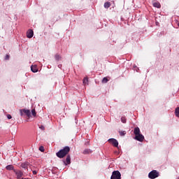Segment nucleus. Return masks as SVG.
<instances>
[{"label": "nucleus", "instance_id": "nucleus-16", "mask_svg": "<svg viewBox=\"0 0 179 179\" xmlns=\"http://www.w3.org/2000/svg\"><path fill=\"white\" fill-rule=\"evenodd\" d=\"M175 115L176 117L179 118V107L176 108L175 110Z\"/></svg>", "mask_w": 179, "mask_h": 179}, {"label": "nucleus", "instance_id": "nucleus-22", "mask_svg": "<svg viewBox=\"0 0 179 179\" xmlns=\"http://www.w3.org/2000/svg\"><path fill=\"white\" fill-rule=\"evenodd\" d=\"M32 115L36 117V115H37L36 113V109H33L31 111Z\"/></svg>", "mask_w": 179, "mask_h": 179}, {"label": "nucleus", "instance_id": "nucleus-6", "mask_svg": "<svg viewBox=\"0 0 179 179\" xmlns=\"http://www.w3.org/2000/svg\"><path fill=\"white\" fill-rule=\"evenodd\" d=\"M108 142L111 143L113 145H114L115 148L118 147V142L115 138H110L108 139Z\"/></svg>", "mask_w": 179, "mask_h": 179}, {"label": "nucleus", "instance_id": "nucleus-5", "mask_svg": "<svg viewBox=\"0 0 179 179\" xmlns=\"http://www.w3.org/2000/svg\"><path fill=\"white\" fill-rule=\"evenodd\" d=\"M13 172L16 175L17 179H21L22 178V177L23 176V173L21 171H20V170L17 171V170L14 169Z\"/></svg>", "mask_w": 179, "mask_h": 179}, {"label": "nucleus", "instance_id": "nucleus-30", "mask_svg": "<svg viewBox=\"0 0 179 179\" xmlns=\"http://www.w3.org/2000/svg\"><path fill=\"white\" fill-rule=\"evenodd\" d=\"M61 66H62V65H59V68L61 67Z\"/></svg>", "mask_w": 179, "mask_h": 179}, {"label": "nucleus", "instance_id": "nucleus-27", "mask_svg": "<svg viewBox=\"0 0 179 179\" xmlns=\"http://www.w3.org/2000/svg\"><path fill=\"white\" fill-rule=\"evenodd\" d=\"M7 117L10 120L12 118V116L10 114L7 115Z\"/></svg>", "mask_w": 179, "mask_h": 179}, {"label": "nucleus", "instance_id": "nucleus-24", "mask_svg": "<svg viewBox=\"0 0 179 179\" xmlns=\"http://www.w3.org/2000/svg\"><path fill=\"white\" fill-rule=\"evenodd\" d=\"M9 59H10V56L8 55H6V57H4V60L8 61Z\"/></svg>", "mask_w": 179, "mask_h": 179}, {"label": "nucleus", "instance_id": "nucleus-4", "mask_svg": "<svg viewBox=\"0 0 179 179\" xmlns=\"http://www.w3.org/2000/svg\"><path fill=\"white\" fill-rule=\"evenodd\" d=\"M23 113L27 116V117H31V112L29 110H26V109H22L20 110V115H23Z\"/></svg>", "mask_w": 179, "mask_h": 179}, {"label": "nucleus", "instance_id": "nucleus-12", "mask_svg": "<svg viewBox=\"0 0 179 179\" xmlns=\"http://www.w3.org/2000/svg\"><path fill=\"white\" fill-rule=\"evenodd\" d=\"M31 71L34 73H36L38 71V67L37 66L34 65V66H31Z\"/></svg>", "mask_w": 179, "mask_h": 179}, {"label": "nucleus", "instance_id": "nucleus-10", "mask_svg": "<svg viewBox=\"0 0 179 179\" xmlns=\"http://www.w3.org/2000/svg\"><path fill=\"white\" fill-rule=\"evenodd\" d=\"M64 165H68L71 164V157L70 155H67L66 161H63Z\"/></svg>", "mask_w": 179, "mask_h": 179}, {"label": "nucleus", "instance_id": "nucleus-32", "mask_svg": "<svg viewBox=\"0 0 179 179\" xmlns=\"http://www.w3.org/2000/svg\"><path fill=\"white\" fill-rule=\"evenodd\" d=\"M178 27H179V22H178Z\"/></svg>", "mask_w": 179, "mask_h": 179}, {"label": "nucleus", "instance_id": "nucleus-26", "mask_svg": "<svg viewBox=\"0 0 179 179\" xmlns=\"http://www.w3.org/2000/svg\"><path fill=\"white\" fill-rule=\"evenodd\" d=\"M39 129H42V130H45V127H44L43 125L39 126Z\"/></svg>", "mask_w": 179, "mask_h": 179}, {"label": "nucleus", "instance_id": "nucleus-13", "mask_svg": "<svg viewBox=\"0 0 179 179\" xmlns=\"http://www.w3.org/2000/svg\"><path fill=\"white\" fill-rule=\"evenodd\" d=\"M153 6L155 8H161V4L159 2H154L153 3Z\"/></svg>", "mask_w": 179, "mask_h": 179}, {"label": "nucleus", "instance_id": "nucleus-3", "mask_svg": "<svg viewBox=\"0 0 179 179\" xmlns=\"http://www.w3.org/2000/svg\"><path fill=\"white\" fill-rule=\"evenodd\" d=\"M159 173L157 170H153L149 173L148 177L150 179H155L159 177Z\"/></svg>", "mask_w": 179, "mask_h": 179}, {"label": "nucleus", "instance_id": "nucleus-18", "mask_svg": "<svg viewBox=\"0 0 179 179\" xmlns=\"http://www.w3.org/2000/svg\"><path fill=\"white\" fill-rule=\"evenodd\" d=\"M108 81H109V79H108V78H103V80H102V83H103V84H106V83H108Z\"/></svg>", "mask_w": 179, "mask_h": 179}, {"label": "nucleus", "instance_id": "nucleus-23", "mask_svg": "<svg viewBox=\"0 0 179 179\" xmlns=\"http://www.w3.org/2000/svg\"><path fill=\"white\" fill-rule=\"evenodd\" d=\"M119 133H120V135L121 136H124L126 134V131H120Z\"/></svg>", "mask_w": 179, "mask_h": 179}, {"label": "nucleus", "instance_id": "nucleus-15", "mask_svg": "<svg viewBox=\"0 0 179 179\" xmlns=\"http://www.w3.org/2000/svg\"><path fill=\"white\" fill-rule=\"evenodd\" d=\"M6 169H7L8 171H14V166L12 165H8L7 166H6Z\"/></svg>", "mask_w": 179, "mask_h": 179}, {"label": "nucleus", "instance_id": "nucleus-28", "mask_svg": "<svg viewBox=\"0 0 179 179\" xmlns=\"http://www.w3.org/2000/svg\"><path fill=\"white\" fill-rule=\"evenodd\" d=\"M33 174H34V175L37 174V171H33Z\"/></svg>", "mask_w": 179, "mask_h": 179}, {"label": "nucleus", "instance_id": "nucleus-2", "mask_svg": "<svg viewBox=\"0 0 179 179\" xmlns=\"http://www.w3.org/2000/svg\"><path fill=\"white\" fill-rule=\"evenodd\" d=\"M110 179H122V174L120 171H114L112 172V176Z\"/></svg>", "mask_w": 179, "mask_h": 179}, {"label": "nucleus", "instance_id": "nucleus-14", "mask_svg": "<svg viewBox=\"0 0 179 179\" xmlns=\"http://www.w3.org/2000/svg\"><path fill=\"white\" fill-rule=\"evenodd\" d=\"M110 6H111L110 2H109V1L105 2V3H104L105 8H110Z\"/></svg>", "mask_w": 179, "mask_h": 179}, {"label": "nucleus", "instance_id": "nucleus-8", "mask_svg": "<svg viewBox=\"0 0 179 179\" xmlns=\"http://www.w3.org/2000/svg\"><path fill=\"white\" fill-rule=\"evenodd\" d=\"M29 165H30V163H29V162H25L22 163L21 165H20V166H21L22 169H28V167H29Z\"/></svg>", "mask_w": 179, "mask_h": 179}, {"label": "nucleus", "instance_id": "nucleus-11", "mask_svg": "<svg viewBox=\"0 0 179 179\" xmlns=\"http://www.w3.org/2000/svg\"><path fill=\"white\" fill-rule=\"evenodd\" d=\"M141 131H140V129H139V127H136V128H134V135H140L141 134Z\"/></svg>", "mask_w": 179, "mask_h": 179}, {"label": "nucleus", "instance_id": "nucleus-1", "mask_svg": "<svg viewBox=\"0 0 179 179\" xmlns=\"http://www.w3.org/2000/svg\"><path fill=\"white\" fill-rule=\"evenodd\" d=\"M69 152L70 148L69 146H65L63 149L59 150V152H57L56 155L58 158L63 159L69 154Z\"/></svg>", "mask_w": 179, "mask_h": 179}, {"label": "nucleus", "instance_id": "nucleus-25", "mask_svg": "<svg viewBox=\"0 0 179 179\" xmlns=\"http://www.w3.org/2000/svg\"><path fill=\"white\" fill-rule=\"evenodd\" d=\"M39 150H40V152H44V147L43 146H40L39 147Z\"/></svg>", "mask_w": 179, "mask_h": 179}, {"label": "nucleus", "instance_id": "nucleus-7", "mask_svg": "<svg viewBox=\"0 0 179 179\" xmlns=\"http://www.w3.org/2000/svg\"><path fill=\"white\" fill-rule=\"evenodd\" d=\"M134 139H136V141L142 142L144 141L145 137L143 134H137V135H136V137L134 138Z\"/></svg>", "mask_w": 179, "mask_h": 179}, {"label": "nucleus", "instance_id": "nucleus-17", "mask_svg": "<svg viewBox=\"0 0 179 179\" xmlns=\"http://www.w3.org/2000/svg\"><path fill=\"white\" fill-rule=\"evenodd\" d=\"M92 152V151L90 150V149H85L84 151H83V154L84 155H88V154H90V153H91Z\"/></svg>", "mask_w": 179, "mask_h": 179}, {"label": "nucleus", "instance_id": "nucleus-19", "mask_svg": "<svg viewBox=\"0 0 179 179\" xmlns=\"http://www.w3.org/2000/svg\"><path fill=\"white\" fill-rule=\"evenodd\" d=\"M121 122L123 123V124H125L127 122V119L125 117H121Z\"/></svg>", "mask_w": 179, "mask_h": 179}, {"label": "nucleus", "instance_id": "nucleus-21", "mask_svg": "<svg viewBox=\"0 0 179 179\" xmlns=\"http://www.w3.org/2000/svg\"><path fill=\"white\" fill-rule=\"evenodd\" d=\"M62 59V57L59 56V55H55V59H56L57 61H59V59Z\"/></svg>", "mask_w": 179, "mask_h": 179}, {"label": "nucleus", "instance_id": "nucleus-31", "mask_svg": "<svg viewBox=\"0 0 179 179\" xmlns=\"http://www.w3.org/2000/svg\"><path fill=\"white\" fill-rule=\"evenodd\" d=\"M61 66H62V65H59V68L61 67Z\"/></svg>", "mask_w": 179, "mask_h": 179}, {"label": "nucleus", "instance_id": "nucleus-9", "mask_svg": "<svg viewBox=\"0 0 179 179\" xmlns=\"http://www.w3.org/2000/svg\"><path fill=\"white\" fill-rule=\"evenodd\" d=\"M33 36H34L33 30H31V29L28 30L27 32V37L28 38H31L33 37Z\"/></svg>", "mask_w": 179, "mask_h": 179}, {"label": "nucleus", "instance_id": "nucleus-29", "mask_svg": "<svg viewBox=\"0 0 179 179\" xmlns=\"http://www.w3.org/2000/svg\"><path fill=\"white\" fill-rule=\"evenodd\" d=\"M61 66H62V65H59V68L61 67Z\"/></svg>", "mask_w": 179, "mask_h": 179}, {"label": "nucleus", "instance_id": "nucleus-20", "mask_svg": "<svg viewBox=\"0 0 179 179\" xmlns=\"http://www.w3.org/2000/svg\"><path fill=\"white\" fill-rule=\"evenodd\" d=\"M83 83L84 85H87V83H88V78H85L83 79Z\"/></svg>", "mask_w": 179, "mask_h": 179}]
</instances>
